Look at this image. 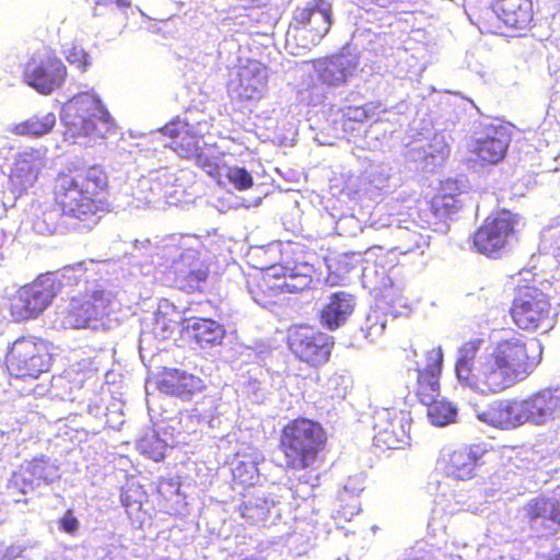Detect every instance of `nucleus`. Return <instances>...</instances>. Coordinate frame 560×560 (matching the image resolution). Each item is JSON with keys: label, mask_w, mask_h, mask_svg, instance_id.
Segmentation results:
<instances>
[{"label": "nucleus", "mask_w": 560, "mask_h": 560, "mask_svg": "<svg viewBox=\"0 0 560 560\" xmlns=\"http://www.w3.org/2000/svg\"><path fill=\"white\" fill-rule=\"evenodd\" d=\"M483 343L482 337L463 341L454 363L458 383L478 394L511 388L527 378L541 361V343L517 331L491 342L479 355Z\"/></svg>", "instance_id": "obj_1"}, {"label": "nucleus", "mask_w": 560, "mask_h": 560, "mask_svg": "<svg viewBox=\"0 0 560 560\" xmlns=\"http://www.w3.org/2000/svg\"><path fill=\"white\" fill-rule=\"evenodd\" d=\"M52 206L62 217L75 221L77 230L90 231L110 210L109 180L98 165L71 166L60 171L52 183Z\"/></svg>", "instance_id": "obj_2"}, {"label": "nucleus", "mask_w": 560, "mask_h": 560, "mask_svg": "<svg viewBox=\"0 0 560 560\" xmlns=\"http://www.w3.org/2000/svg\"><path fill=\"white\" fill-rule=\"evenodd\" d=\"M63 287H80L61 311V324L67 329L96 328L112 313L113 295L103 289H89L86 270L81 266L66 267Z\"/></svg>", "instance_id": "obj_3"}, {"label": "nucleus", "mask_w": 560, "mask_h": 560, "mask_svg": "<svg viewBox=\"0 0 560 560\" xmlns=\"http://www.w3.org/2000/svg\"><path fill=\"white\" fill-rule=\"evenodd\" d=\"M328 434L319 421L299 416L280 430L278 448L290 470H306L323 460Z\"/></svg>", "instance_id": "obj_4"}, {"label": "nucleus", "mask_w": 560, "mask_h": 560, "mask_svg": "<svg viewBox=\"0 0 560 560\" xmlns=\"http://www.w3.org/2000/svg\"><path fill=\"white\" fill-rule=\"evenodd\" d=\"M66 135L74 141L80 138H104L115 128L114 119L101 98L91 92H81L62 107Z\"/></svg>", "instance_id": "obj_5"}, {"label": "nucleus", "mask_w": 560, "mask_h": 560, "mask_svg": "<svg viewBox=\"0 0 560 560\" xmlns=\"http://www.w3.org/2000/svg\"><path fill=\"white\" fill-rule=\"evenodd\" d=\"M311 276L296 271L295 266L275 264L246 276V290L262 307H271L284 293L302 292L310 287Z\"/></svg>", "instance_id": "obj_6"}, {"label": "nucleus", "mask_w": 560, "mask_h": 560, "mask_svg": "<svg viewBox=\"0 0 560 560\" xmlns=\"http://www.w3.org/2000/svg\"><path fill=\"white\" fill-rule=\"evenodd\" d=\"M161 133L168 139L166 145L178 156L194 160L196 165L209 175H218L221 166L218 156L210 154L215 144H207L205 136L209 133L207 122L190 124L184 119H174L165 124Z\"/></svg>", "instance_id": "obj_7"}, {"label": "nucleus", "mask_w": 560, "mask_h": 560, "mask_svg": "<svg viewBox=\"0 0 560 560\" xmlns=\"http://www.w3.org/2000/svg\"><path fill=\"white\" fill-rule=\"evenodd\" d=\"M509 314L521 330L548 331L556 323L557 310L537 284L525 282L515 288Z\"/></svg>", "instance_id": "obj_8"}, {"label": "nucleus", "mask_w": 560, "mask_h": 560, "mask_svg": "<svg viewBox=\"0 0 560 560\" xmlns=\"http://www.w3.org/2000/svg\"><path fill=\"white\" fill-rule=\"evenodd\" d=\"M518 215L500 210L487 217L472 233V248L489 258H500L517 231Z\"/></svg>", "instance_id": "obj_9"}, {"label": "nucleus", "mask_w": 560, "mask_h": 560, "mask_svg": "<svg viewBox=\"0 0 560 560\" xmlns=\"http://www.w3.org/2000/svg\"><path fill=\"white\" fill-rule=\"evenodd\" d=\"M332 24V5L328 0H310L292 12L288 36L301 37L305 48L317 45Z\"/></svg>", "instance_id": "obj_10"}, {"label": "nucleus", "mask_w": 560, "mask_h": 560, "mask_svg": "<svg viewBox=\"0 0 560 560\" xmlns=\"http://www.w3.org/2000/svg\"><path fill=\"white\" fill-rule=\"evenodd\" d=\"M374 445L382 450H400L410 443L411 416L407 410L376 408L371 422Z\"/></svg>", "instance_id": "obj_11"}, {"label": "nucleus", "mask_w": 560, "mask_h": 560, "mask_svg": "<svg viewBox=\"0 0 560 560\" xmlns=\"http://www.w3.org/2000/svg\"><path fill=\"white\" fill-rule=\"evenodd\" d=\"M5 365L16 378H37L49 370L50 354L44 342L20 338L7 353Z\"/></svg>", "instance_id": "obj_12"}, {"label": "nucleus", "mask_w": 560, "mask_h": 560, "mask_svg": "<svg viewBox=\"0 0 560 560\" xmlns=\"http://www.w3.org/2000/svg\"><path fill=\"white\" fill-rule=\"evenodd\" d=\"M287 343L299 361L314 368L329 360L334 346L330 336L307 325L291 327L288 330Z\"/></svg>", "instance_id": "obj_13"}, {"label": "nucleus", "mask_w": 560, "mask_h": 560, "mask_svg": "<svg viewBox=\"0 0 560 560\" xmlns=\"http://www.w3.org/2000/svg\"><path fill=\"white\" fill-rule=\"evenodd\" d=\"M23 81L43 95L59 89L67 78V68L54 55L32 56L23 68Z\"/></svg>", "instance_id": "obj_14"}, {"label": "nucleus", "mask_w": 560, "mask_h": 560, "mask_svg": "<svg viewBox=\"0 0 560 560\" xmlns=\"http://www.w3.org/2000/svg\"><path fill=\"white\" fill-rule=\"evenodd\" d=\"M62 285V278L59 280L54 276L38 278L19 290L13 300L14 312L23 319L36 317L52 302Z\"/></svg>", "instance_id": "obj_15"}, {"label": "nucleus", "mask_w": 560, "mask_h": 560, "mask_svg": "<svg viewBox=\"0 0 560 560\" xmlns=\"http://www.w3.org/2000/svg\"><path fill=\"white\" fill-rule=\"evenodd\" d=\"M528 526L538 538H549L560 532V501L539 495L530 499L525 508Z\"/></svg>", "instance_id": "obj_16"}, {"label": "nucleus", "mask_w": 560, "mask_h": 560, "mask_svg": "<svg viewBox=\"0 0 560 560\" xmlns=\"http://www.w3.org/2000/svg\"><path fill=\"white\" fill-rule=\"evenodd\" d=\"M175 281L178 288L187 293L202 292L210 269L206 260L196 250L180 252L179 258L173 260Z\"/></svg>", "instance_id": "obj_17"}, {"label": "nucleus", "mask_w": 560, "mask_h": 560, "mask_svg": "<svg viewBox=\"0 0 560 560\" xmlns=\"http://www.w3.org/2000/svg\"><path fill=\"white\" fill-rule=\"evenodd\" d=\"M427 365L417 370L413 393L418 400L425 405L440 397V377L443 369L444 354L441 347L425 352Z\"/></svg>", "instance_id": "obj_18"}, {"label": "nucleus", "mask_w": 560, "mask_h": 560, "mask_svg": "<svg viewBox=\"0 0 560 560\" xmlns=\"http://www.w3.org/2000/svg\"><path fill=\"white\" fill-rule=\"evenodd\" d=\"M524 422L544 424L560 418V388L546 387L521 400Z\"/></svg>", "instance_id": "obj_19"}, {"label": "nucleus", "mask_w": 560, "mask_h": 560, "mask_svg": "<svg viewBox=\"0 0 560 560\" xmlns=\"http://www.w3.org/2000/svg\"><path fill=\"white\" fill-rule=\"evenodd\" d=\"M485 454L486 448L480 444L460 446L443 459L444 470L446 475L456 479H470Z\"/></svg>", "instance_id": "obj_20"}, {"label": "nucleus", "mask_w": 560, "mask_h": 560, "mask_svg": "<svg viewBox=\"0 0 560 560\" xmlns=\"http://www.w3.org/2000/svg\"><path fill=\"white\" fill-rule=\"evenodd\" d=\"M205 382L192 374L182 372L177 369H165L161 372L158 381V389L170 396L189 400L191 397L205 389Z\"/></svg>", "instance_id": "obj_21"}, {"label": "nucleus", "mask_w": 560, "mask_h": 560, "mask_svg": "<svg viewBox=\"0 0 560 560\" xmlns=\"http://www.w3.org/2000/svg\"><path fill=\"white\" fill-rule=\"evenodd\" d=\"M479 420L500 429H513L524 422L521 400L495 399L478 413Z\"/></svg>", "instance_id": "obj_22"}, {"label": "nucleus", "mask_w": 560, "mask_h": 560, "mask_svg": "<svg viewBox=\"0 0 560 560\" xmlns=\"http://www.w3.org/2000/svg\"><path fill=\"white\" fill-rule=\"evenodd\" d=\"M358 63L346 55H332L315 61L314 69L322 84L339 86L354 75Z\"/></svg>", "instance_id": "obj_23"}, {"label": "nucleus", "mask_w": 560, "mask_h": 560, "mask_svg": "<svg viewBox=\"0 0 560 560\" xmlns=\"http://www.w3.org/2000/svg\"><path fill=\"white\" fill-rule=\"evenodd\" d=\"M42 162L33 153H21L10 171V190L20 195L24 194L38 179Z\"/></svg>", "instance_id": "obj_24"}, {"label": "nucleus", "mask_w": 560, "mask_h": 560, "mask_svg": "<svg viewBox=\"0 0 560 560\" xmlns=\"http://www.w3.org/2000/svg\"><path fill=\"white\" fill-rule=\"evenodd\" d=\"M497 16L510 28L525 30L533 20L530 0H491Z\"/></svg>", "instance_id": "obj_25"}, {"label": "nucleus", "mask_w": 560, "mask_h": 560, "mask_svg": "<svg viewBox=\"0 0 560 560\" xmlns=\"http://www.w3.org/2000/svg\"><path fill=\"white\" fill-rule=\"evenodd\" d=\"M369 287L384 312H388L396 317L409 308L407 298L404 296L400 287L388 277H383L380 283L370 282Z\"/></svg>", "instance_id": "obj_26"}, {"label": "nucleus", "mask_w": 560, "mask_h": 560, "mask_svg": "<svg viewBox=\"0 0 560 560\" xmlns=\"http://www.w3.org/2000/svg\"><path fill=\"white\" fill-rule=\"evenodd\" d=\"M354 298L345 291L335 292L330 295L319 313L323 326L330 330L340 327L354 310Z\"/></svg>", "instance_id": "obj_27"}, {"label": "nucleus", "mask_w": 560, "mask_h": 560, "mask_svg": "<svg viewBox=\"0 0 560 560\" xmlns=\"http://www.w3.org/2000/svg\"><path fill=\"white\" fill-rule=\"evenodd\" d=\"M508 148L506 133L493 128L485 137L476 140L471 152L485 164H497L505 158Z\"/></svg>", "instance_id": "obj_28"}, {"label": "nucleus", "mask_w": 560, "mask_h": 560, "mask_svg": "<svg viewBox=\"0 0 560 560\" xmlns=\"http://www.w3.org/2000/svg\"><path fill=\"white\" fill-rule=\"evenodd\" d=\"M189 322L187 334L199 347H213L223 341L226 331L222 324L205 317H192Z\"/></svg>", "instance_id": "obj_29"}, {"label": "nucleus", "mask_w": 560, "mask_h": 560, "mask_svg": "<svg viewBox=\"0 0 560 560\" xmlns=\"http://www.w3.org/2000/svg\"><path fill=\"white\" fill-rule=\"evenodd\" d=\"M267 82L266 68L257 61H249L238 72L240 96L246 100L257 97Z\"/></svg>", "instance_id": "obj_30"}, {"label": "nucleus", "mask_w": 560, "mask_h": 560, "mask_svg": "<svg viewBox=\"0 0 560 560\" xmlns=\"http://www.w3.org/2000/svg\"><path fill=\"white\" fill-rule=\"evenodd\" d=\"M55 125L54 113L35 114L23 121L11 125L9 132L20 137L39 138L49 133Z\"/></svg>", "instance_id": "obj_31"}, {"label": "nucleus", "mask_w": 560, "mask_h": 560, "mask_svg": "<svg viewBox=\"0 0 560 560\" xmlns=\"http://www.w3.org/2000/svg\"><path fill=\"white\" fill-rule=\"evenodd\" d=\"M455 199L451 195H436L434 196L428 208L424 210L425 226L431 228L448 218L455 209Z\"/></svg>", "instance_id": "obj_32"}, {"label": "nucleus", "mask_w": 560, "mask_h": 560, "mask_svg": "<svg viewBox=\"0 0 560 560\" xmlns=\"http://www.w3.org/2000/svg\"><path fill=\"white\" fill-rule=\"evenodd\" d=\"M38 486L20 466L8 480L7 489L15 503L27 502L25 495L33 492Z\"/></svg>", "instance_id": "obj_33"}, {"label": "nucleus", "mask_w": 560, "mask_h": 560, "mask_svg": "<svg viewBox=\"0 0 560 560\" xmlns=\"http://www.w3.org/2000/svg\"><path fill=\"white\" fill-rule=\"evenodd\" d=\"M238 510L241 516L250 526L264 524L270 514L268 502L261 498H250L244 501Z\"/></svg>", "instance_id": "obj_34"}, {"label": "nucleus", "mask_w": 560, "mask_h": 560, "mask_svg": "<svg viewBox=\"0 0 560 560\" xmlns=\"http://www.w3.org/2000/svg\"><path fill=\"white\" fill-rule=\"evenodd\" d=\"M218 164L221 166L218 175H210L221 183V177L226 176L229 182L237 190H247L254 185V179L250 173L244 167H231L225 162H222L221 158L218 156Z\"/></svg>", "instance_id": "obj_35"}, {"label": "nucleus", "mask_w": 560, "mask_h": 560, "mask_svg": "<svg viewBox=\"0 0 560 560\" xmlns=\"http://www.w3.org/2000/svg\"><path fill=\"white\" fill-rule=\"evenodd\" d=\"M428 417L434 425H445L453 422L456 418V408L444 399L434 398L432 402H428Z\"/></svg>", "instance_id": "obj_36"}, {"label": "nucleus", "mask_w": 560, "mask_h": 560, "mask_svg": "<svg viewBox=\"0 0 560 560\" xmlns=\"http://www.w3.org/2000/svg\"><path fill=\"white\" fill-rule=\"evenodd\" d=\"M21 467L38 487L40 485H48L52 481L48 474L49 460L45 456L33 457L21 465Z\"/></svg>", "instance_id": "obj_37"}, {"label": "nucleus", "mask_w": 560, "mask_h": 560, "mask_svg": "<svg viewBox=\"0 0 560 560\" xmlns=\"http://www.w3.org/2000/svg\"><path fill=\"white\" fill-rule=\"evenodd\" d=\"M386 328V314L381 310H373L368 313L363 325L365 336L371 340L378 338Z\"/></svg>", "instance_id": "obj_38"}, {"label": "nucleus", "mask_w": 560, "mask_h": 560, "mask_svg": "<svg viewBox=\"0 0 560 560\" xmlns=\"http://www.w3.org/2000/svg\"><path fill=\"white\" fill-rule=\"evenodd\" d=\"M354 254L341 253L334 256H328L325 258L326 266L331 273H336L337 276L347 275L351 269H353L354 264Z\"/></svg>", "instance_id": "obj_39"}, {"label": "nucleus", "mask_w": 560, "mask_h": 560, "mask_svg": "<svg viewBox=\"0 0 560 560\" xmlns=\"http://www.w3.org/2000/svg\"><path fill=\"white\" fill-rule=\"evenodd\" d=\"M142 492L137 487H128L121 491L120 502L126 512L131 516L142 510Z\"/></svg>", "instance_id": "obj_40"}, {"label": "nucleus", "mask_w": 560, "mask_h": 560, "mask_svg": "<svg viewBox=\"0 0 560 560\" xmlns=\"http://www.w3.org/2000/svg\"><path fill=\"white\" fill-rule=\"evenodd\" d=\"M66 59L80 71H85L91 66L88 52L79 45L73 44L67 51Z\"/></svg>", "instance_id": "obj_41"}, {"label": "nucleus", "mask_w": 560, "mask_h": 560, "mask_svg": "<svg viewBox=\"0 0 560 560\" xmlns=\"http://www.w3.org/2000/svg\"><path fill=\"white\" fill-rule=\"evenodd\" d=\"M368 118L369 112L364 106H347L342 109L343 128H352L351 122H364Z\"/></svg>", "instance_id": "obj_42"}, {"label": "nucleus", "mask_w": 560, "mask_h": 560, "mask_svg": "<svg viewBox=\"0 0 560 560\" xmlns=\"http://www.w3.org/2000/svg\"><path fill=\"white\" fill-rule=\"evenodd\" d=\"M178 322L167 316L166 313L159 312L154 318L153 329L162 338H168L177 328Z\"/></svg>", "instance_id": "obj_43"}, {"label": "nucleus", "mask_w": 560, "mask_h": 560, "mask_svg": "<svg viewBox=\"0 0 560 560\" xmlns=\"http://www.w3.org/2000/svg\"><path fill=\"white\" fill-rule=\"evenodd\" d=\"M59 527L68 534H75L79 528V521L73 515L71 510H68L65 515L59 520Z\"/></svg>", "instance_id": "obj_44"}, {"label": "nucleus", "mask_w": 560, "mask_h": 560, "mask_svg": "<svg viewBox=\"0 0 560 560\" xmlns=\"http://www.w3.org/2000/svg\"><path fill=\"white\" fill-rule=\"evenodd\" d=\"M155 443H158V446L151 447L150 442L148 440L143 441L141 444L142 453L147 454L153 460L160 462L164 458V453L162 446L160 445V442L156 440Z\"/></svg>", "instance_id": "obj_45"}, {"label": "nucleus", "mask_w": 560, "mask_h": 560, "mask_svg": "<svg viewBox=\"0 0 560 560\" xmlns=\"http://www.w3.org/2000/svg\"><path fill=\"white\" fill-rule=\"evenodd\" d=\"M359 513V506L358 504H346L341 505L338 510V514L343 517L345 520H351V517Z\"/></svg>", "instance_id": "obj_46"}, {"label": "nucleus", "mask_w": 560, "mask_h": 560, "mask_svg": "<svg viewBox=\"0 0 560 560\" xmlns=\"http://www.w3.org/2000/svg\"><path fill=\"white\" fill-rule=\"evenodd\" d=\"M113 3H115L119 8H128L130 5L129 0H113Z\"/></svg>", "instance_id": "obj_47"}, {"label": "nucleus", "mask_w": 560, "mask_h": 560, "mask_svg": "<svg viewBox=\"0 0 560 560\" xmlns=\"http://www.w3.org/2000/svg\"><path fill=\"white\" fill-rule=\"evenodd\" d=\"M93 3L95 7L108 5V4L113 3V0H93Z\"/></svg>", "instance_id": "obj_48"}, {"label": "nucleus", "mask_w": 560, "mask_h": 560, "mask_svg": "<svg viewBox=\"0 0 560 560\" xmlns=\"http://www.w3.org/2000/svg\"><path fill=\"white\" fill-rule=\"evenodd\" d=\"M166 249H168L170 252H172V249H176L177 252L180 249V247L178 245H167L165 247Z\"/></svg>", "instance_id": "obj_49"}, {"label": "nucleus", "mask_w": 560, "mask_h": 560, "mask_svg": "<svg viewBox=\"0 0 560 560\" xmlns=\"http://www.w3.org/2000/svg\"><path fill=\"white\" fill-rule=\"evenodd\" d=\"M557 249H558V256L560 257V236L557 240Z\"/></svg>", "instance_id": "obj_50"}, {"label": "nucleus", "mask_w": 560, "mask_h": 560, "mask_svg": "<svg viewBox=\"0 0 560 560\" xmlns=\"http://www.w3.org/2000/svg\"><path fill=\"white\" fill-rule=\"evenodd\" d=\"M404 560H425V559L417 557V558H409V559H404Z\"/></svg>", "instance_id": "obj_51"}, {"label": "nucleus", "mask_w": 560, "mask_h": 560, "mask_svg": "<svg viewBox=\"0 0 560 560\" xmlns=\"http://www.w3.org/2000/svg\"><path fill=\"white\" fill-rule=\"evenodd\" d=\"M555 560H560V553L555 557Z\"/></svg>", "instance_id": "obj_52"}]
</instances>
